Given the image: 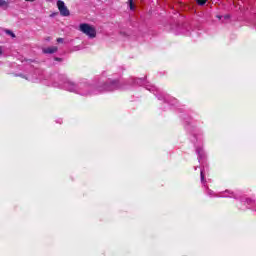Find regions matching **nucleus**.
<instances>
[{
    "label": "nucleus",
    "mask_w": 256,
    "mask_h": 256,
    "mask_svg": "<svg viewBox=\"0 0 256 256\" xmlns=\"http://www.w3.org/2000/svg\"><path fill=\"white\" fill-rule=\"evenodd\" d=\"M190 141L196 147V153L198 155L199 163H203V159H205V152L201 146L203 145V132L201 131H193L191 132Z\"/></svg>",
    "instance_id": "obj_2"
},
{
    "label": "nucleus",
    "mask_w": 256,
    "mask_h": 256,
    "mask_svg": "<svg viewBox=\"0 0 256 256\" xmlns=\"http://www.w3.org/2000/svg\"><path fill=\"white\" fill-rule=\"evenodd\" d=\"M206 194L208 195V197H228L230 199H240L241 201H243V198H241V193L234 192L232 190H225L224 192H219L218 194H216L215 192H213V190L206 188Z\"/></svg>",
    "instance_id": "obj_4"
},
{
    "label": "nucleus",
    "mask_w": 256,
    "mask_h": 256,
    "mask_svg": "<svg viewBox=\"0 0 256 256\" xmlns=\"http://www.w3.org/2000/svg\"><path fill=\"white\" fill-rule=\"evenodd\" d=\"M218 19H221V16H218Z\"/></svg>",
    "instance_id": "obj_18"
},
{
    "label": "nucleus",
    "mask_w": 256,
    "mask_h": 256,
    "mask_svg": "<svg viewBox=\"0 0 256 256\" xmlns=\"http://www.w3.org/2000/svg\"><path fill=\"white\" fill-rule=\"evenodd\" d=\"M59 48L57 46H51L48 48L43 49V53L48 54V55H53V53H57Z\"/></svg>",
    "instance_id": "obj_7"
},
{
    "label": "nucleus",
    "mask_w": 256,
    "mask_h": 256,
    "mask_svg": "<svg viewBox=\"0 0 256 256\" xmlns=\"http://www.w3.org/2000/svg\"><path fill=\"white\" fill-rule=\"evenodd\" d=\"M55 61H63V59H61V58H55Z\"/></svg>",
    "instance_id": "obj_15"
},
{
    "label": "nucleus",
    "mask_w": 256,
    "mask_h": 256,
    "mask_svg": "<svg viewBox=\"0 0 256 256\" xmlns=\"http://www.w3.org/2000/svg\"><path fill=\"white\" fill-rule=\"evenodd\" d=\"M205 3H207V0H197V4L200 6L205 5Z\"/></svg>",
    "instance_id": "obj_11"
},
{
    "label": "nucleus",
    "mask_w": 256,
    "mask_h": 256,
    "mask_svg": "<svg viewBox=\"0 0 256 256\" xmlns=\"http://www.w3.org/2000/svg\"><path fill=\"white\" fill-rule=\"evenodd\" d=\"M200 179L201 183L205 184V166H203L200 170Z\"/></svg>",
    "instance_id": "obj_8"
},
{
    "label": "nucleus",
    "mask_w": 256,
    "mask_h": 256,
    "mask_svg": "<svg viewBox=\"0 0 256 256\" xmlns=\"http://www.w3.org/2000/svg\"><path fill=\"white\" fill-rule=\"evenodd\" d=\"M54 87H59L70 93H76L82 97H89L91 95H99V93H109L111 91H117L121 89V83L119 80L108 79L106 82H99L96 86L91 84L87 80H82L78 83H75L65 75L59 76V83L55 82Z\"/></svg>",
    "instance_id": "obj_1"
},
{
    "label": "nucleus",
    "mask_w": 256,
    "mask_h": 256,
    "mask_svg": "<svg viewBox=\"0 0 256 256\" xmlns=\"http://www.w3.org/2000/svg\"><path fill=\"white\" fill-rule=\"evenodd\" d=\"M6 34L11 35L13 38H15V33H13V31L11 30H6Z\"/></svg>",
    "instance_id": "obj_12"
},
{
    "label": "nucleus",
    "mask_w": 256,
    "mask_h": 256,
    "mask_svg": "<svg viewBox=\"0 0 256 256\" xmlns=\"http://www.w3.org/2000/svg\"><path fill=\"white\" fill-rule=\"evenodd\" d=\"M57 7L62 17H69V15H71V12H69V8H67L65 2H63L62 0L57 1Z\"/></svg>",
    "instance_id": "obj_6"
},
{
    "label": "nucleus",
    "mask_w": 256,
    "mask_h": 256,
    "mask_svg": "<svg viewBox=\"0 0 256 256\" xmlns=\"http://www.w3.org/2000/svg\"><path fill=\"white\" fill-rule=\"evenodd\" d=\"M79 31H81V33H84V35H87L89 39H95L97 37V30L95 29V27L87 23L80 24Z\"/></svg>",
    "instance_id": "obj_5"
},
{
    "label": "nucleus",
    "mask_w": 256,
    "mask_h": 256,
    "mask_svg": "<svg viewBox=\"0 0 256 256\" xmlns=\"http://www.w3.org/2000/svg\"><path fill=\"white\" fill-rule=\"evenodd\" d=\"M27 1L28 3H35V0H25Z\"/></svg>",
    "instance_id": "obj_14"
},
{
    "label": "nucleus",
    "mask_w": 256,
    "mask_h": 256,
    "mask_svg": "<svg viewBox=\"0 0 256 256\" xmlns=\"http://www.w3.org/2000/svg\"><path fill=\"white\" fill-rule=\"evenodd\" d=\"M57 43H65V39L63 38H57Z\"/></svg>",
    "instance_id": "obj_13"
},
{
    "label": "nucleus",
    "mask_w": 256,
    "mask_h": 256,
    "mask_svg": "<svg viewBox=\"0 0 256 256\" xmlns=\"http://www.w3.org/2000/svg\"><path fill=\"white\" fill-rule=\"evenodd\" d=\"M61 122H62V120H59V121H58V123H60V124H61Z\"/></svg>",
    "instance_id": "obj_17"
},
{
    "label": "nucleus",
    "mask_w": 256,
    "mask_h": 256,
    "mask_svg": "<svg viewBox=\"0 0 256 256\" xmlns=\"http://www.w3.org/2000/svg\"><path fill=\"white\" fill-rule=\"evenodd\" d=\"M130 83H132V85H139L140 87H145V89H147V91L154 93V95H156V97H158V99L160 101L163 100L166 103H169V100H168L169 96H166L163 94L157 95V93H159V90L157 89V87L147 84V80H145L143 78H131Z\"/></svg>",
    "instance_id": "obj_3"
},
{
    "label": "nucleus",
    "mask_w": 256,
    "mask_h": 256,
    "mask_svg": "<svg viewBox=\"0 0 256 256\" xmlns=\"http://www.w3.org/2000/svg\"><path fill=\"white\" fill-rule=\"evenodd\" d=\"M129 8L131 11H135V5L133 4V0H128Z\"/></svg>",
    "instance_id": "obj_10"
},
{
    "label": "nucleus",
    "mask_w": 256,
    "mask_h": 256,
    "mask_svg": "<svg viewBox=\"0 0 256 256\" xmlns=\"http://www.w3.org/2000/svg\"><path fill=\"white\" fill-rule=\"evenodd\" d=\"M0 7H5V9H7V7H9V2L6 0H0Z\"/></svg>",
    "instance_id": "obj_9"
},
{
    "label": "nucleus",
    "mask_w": 256,
    "mask_h": 256,
    "mask_svg": "<svg viewBox=\"0 0 256 256\" xmlns=\"http://www.w3.org/2000/svg\"><path fill=\"white\" fill-rule=\"evenodd\" d=\"M3 53V48L0 46V55Z\"/></svg>",
    "instance_id": "obj_16"
}]
</instances>
